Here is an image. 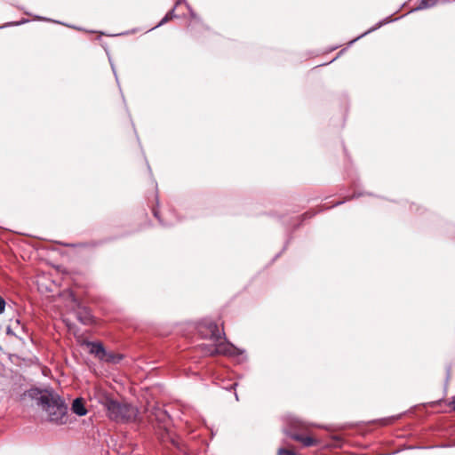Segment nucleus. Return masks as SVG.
<instances>
[{
	"instance_id": "f03ea898",
	"label": "nucleus",
	"mask_w": 455,
	"mask_h": 455,
	"mask_svg": "<svg viewBox=\"0 0 455 455\" xmlns=\"http://www.w3.org/2000/svg\"><path fill=\"white\" fill-rule=\"evenodd\" d=\"M37 403L46 411L51 421L57 424L65 423L68 407L58 394L52 390L40 391Z\"/></svg>"
},
{
	"instance_id": "6ab92c4d",
	"label": "nucleus",
	"mask_w": 455,
	"mask_h": 455,
	"mask_svg": "<svg viewBox=\"0 0 455 455\" xmlns=\"http://www.w3.org/2000/svg\"><path fill=\"white\" fill-rule=\"evenodd\" d=\"M7 333H11V330H10V328H9V327H8V329H7Z\"/></svg>"
},
{
	"instance_id": "f3484780",
	"label": "nucleus",
	"mask_w": 455,
	"mask_h": 455,
	"mask_svg": "<svg viewBox=\"0 0 455 455\" xmlns=\"http://www.w3.org/2000/svg\"><path fill=\"white\" fill-rule=\"evenodd\" d=\"M357 39H358V37H357V38L353 39L351 43H355V41H357Z\"/></svg>"
},
{
	"instance_id": "2eb2a0df",
	"label": "nucleus",
	"mask_w": 455,
	"mask_h": 455,
	"mask_svg": "<svg viewBox=\"0 0 455 455\" xmlns=\"http://www.w3.org/2000/svg\"><path fill=\"white\" fill-rule=\"evenodd\" d=\"M15 323H16L17 324H20V320H19V319H16V320H15Z\"/></svg>"
},
{
	"instance_id": "dca6fc26",
	"label": "nucleus",
	"mask_w": 455,
	"mask_h": 455,
	"mask_svg": "<svg viewBox=\"0 0 455 455\" xmlns=\"http://www.w3.org/2000/svg\"><path fill=\"white\" fill-rule=\"evenodd\" d=\"M357 39H358V37H357V38L353 39L351 43H355V41H357Z\"/></svg>"
},
{
	"instance_id": "20e7f679",
	"label": "nucleus",
	"mask_w": 455,
	"mask_h": 455,
	"mask_svg": "<svg viewBox=\"0 0 455 455\" xmlns=\"http://www.w3.org/2000/svg\"><path fill=\"white\" fill-rule=\"evenodd\" d=\"M86 346L88 347L90 353L94 355L100 360L117 363L122 358L121 356H115L110 354L108 355L101 343L87 342Z\"/></svg>"
},
{
	"instance_id": "39448f33",
	"label": "nucleus",
	"mask_w": 455,
	"mask_h": 455,
	"mask_svg": "<svg viewBox=\"0 0 455 455\" xmlns=\"http://www.w3.org/2000/svg\"><path fill=\"white\" fill-rule=\"evenodd\" d=\"M286 434L293 440L300 442L305 447L314 446L317 443V441L310 436H304L302 435L291 432H286Z\"/></svg>"
},
{
	"instance_id": "1a4fd4ad",
	"label": "nucleus",
	"mask_w": 455,
	"mask_h": 455,
	"mask_svg": "<svg viewBox=\"0 0 455 455\" xmlns=\"http://www.w3.org/2000/svg\"><path fill=\"white\" fill-rule=\"evenodd\" d=\"M277 455H299L292 451L286 449H280Z\"/></svg>"
},
{
	"instance_id": "a211bd4d",
	"label": "nucleus",
	"mask_w": 455,
	"mask_h": 455,
	"mask_svg": "<svg viewBox=\"0 0 455 455\" xmlns=\"http://www.w3.org/2000/svg\"><path fill=\"white\" fill-rule=\"evenodd\" d=\"M357 39H358V37H357V38L353 39L351 43H355V41H357Z\"/></svg>"
},
{
	"instance_id": "4468645a",
	"label": "nucleus",
	"mask_w": 455,
	"mask_h": 455,
	"mask_svg": "<svg viewBox=\"0 0 455 455\" xmlns=\"http://www.w3.org/2000/svg\"><path fill=\"white\" fill-rule=\"evenodd\" d=\"M374 29H375V28H371V29H370V30H368L367 32H364L363 35H361L360 36H358V38H360V37L363 36L364 35H367L369 32L373 31Z\"/></svg>"
},
{
	"instance_id": "ddd939ff",
	"label": "nucleus",
	"mask_w": 455,
	"mask_h": 455,
	"mask_svg": "<svg viewBox=\"0 0 455 455\" xmlns=\"http://www.w3.org/2000/svg\"><path fill=\"white\" fill-rule=\"evenodd\" d=\"M428 5L425 3V2H422L419 6L418 7V9H423V8H426L427 7Z\"/></svg>"
},
{
	"instance_id": "7ed1b4c3",
	"label": "nucleus",
	"mask_w": 455,
	"mask_h": 455,
	"mask_svg": "<svg viewBox=\"0 0 455 455\" xmlns=\"http://www.w3.org/2000/svg\"><path fill=\"white\" fill-rule=\"evenodd\" d=\"M105 407L108 411V418L118 423L134 421L138 416V409L129 403L108 399L105 403Z\"/></svg>"
},
{
	"instance_id": "9b49d317",
	"label": "nucleus",
	"mask_w": 455,
	"mask_h": 455,
	"mask_svg": "<svg viewBox=\"0 0 455 455\" xmlns=\"http://www.w3.org/2000/svg\"><path fill=\"white\" fill-rule=\"evenodd\" d=\"M449 405L451 407L452 411H455V396L451 398Z\"/></svg>"
},
{
	"instance_id": "423d86ee",
	"label": "nucleus",
	"mask_w": 455,
	"mask_h": 455,
	"mask_svg": "<svg viewBox=\"0 0 455 455\" xmlns=\"http://www.w3.org/2000/svg\"><path fill=\"white\" fill-rule=\"evenodd\" d=\"M71 409L73 412L78 416H84L87 413V410L82 398H76L73 401Z\"/></svg>"
},
{
	"instance_id": "6e6552de",
	"label": "nucleus",
	"mask_w": 455,
	"mask_h": 455,
	"mask_svg": "<svg viewBox=\"0 0 455 455\" xmlns=\"http://www.w3.org/2000/svg\"><path fill=\"white\" fill-rule=\"evenodd\" d=\"M174 17V9L171 10L164 18L163 20L159 22V24L156 26V27H159L164 23H166L167 21H169L171 19H172Z\"/></svg>"
},
{
	"instance_id": "aec40b11",
	"label": "nucleus",
	"mask_w": 455,
	"mask_h": 455,
	"mask_svg": "<svg viewBox=\"0 0 455 455\" xmlns=\"http://www.w3.org/2000/svg\"><path fill=\"white\" fill-rule=\"evenodd\" d=\"M181 3V1H178L176 5H179Z\"/></svg>"
},
{
	"instance_id": "f257e3e1",
	"label": "nucleus",
	"mask_w": 455,
	"mask_h": 455,
	"mask_svg": "<svg viewBox=\"0 0 455 455\" xmlns=\"http://www.w3.org/2000/svg\"><path fill=\"white\" fill-rule=\"evenodd\" d=\"M198 332L204 339L212 341V344L203 345L205 355H223L227 356H236L242 352L229 342L226 341L220 331L218 325L212 321H204L198 325Z\"/></svg>"
},
{
	"instance_id": "0eeeda50",
	"label": "nucleus",
	"mask_w": 455,
	"mask_h": 455,
	"mask_svg": "<svg viewBox=\"0 0 455 455\" xmlns=\"http://www.w3.org/2000/svg\"><path fill=\"white\" fill-rule=\"evenodd\" d=\"M84 315L82 316L81 313H79L77 317L84 324H89L92 322V316L87 311H84Z\"/></svg>"
},
{
	"instance_id": "9d476101",
	"label": "nucleus",
	"mask_w": 455,
	"mask_h": 455,
	"mask_svg": "<svg viewBox=\"0 0 455 455\" xmlns=\"http://www.w3.org/2000/svg\"><path fill=\"white\" fill-rule=\"evenodd\" d=\"M5 307V301L4 299L0 296V314L4 312Z\"/></svg>"
},
{
	"instance_id": "f8f14e48",
	"label": "nucleus",
	"mask_w": 455,
	"mask_h": 455,
	"mask_svg": "<svg viewBox=\"0 0 455 455\" xmlns=\"http://www.w3.org/2000/svg\"><path fill=\"white\" fill-rule=\"evenodd\" d=\"M291 424H292V426H293L294 427H300V425H301V422H299V420H297V419H296V420H294Z\"/></svg>"
}]
</instances>
